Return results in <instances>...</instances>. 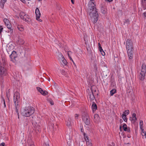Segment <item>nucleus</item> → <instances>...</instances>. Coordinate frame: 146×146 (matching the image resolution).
<instances>
[{"instance_id": "f257e3e1", "label": "nucleus", "mask_w": 146, "mask_h": 146, "mask_svg": "<svg viewBox=\"0 0 146 146\" xmlns=\"http://www.w3.org/2000/svg\"><path fill=\"white\" fill-rule=\"evenodd\" d=\"M94 2V0L90 1L88 4L87 10V13L90 16V20L94 24L97 22L99 17Z\"/></svg>"}, {"instance_id": "f03ea898", "label": "nucleus", "mask_w": 146, "mask_h": 146, "mask_svg": "<svg viewBox=\"0 0 146 146\" xmlns=\"http://www.w3.org/2000/svg\"><path fill=\"white\" fill-rule=\"evenodd\" d=\"M35 111L34 108L32 107H27L21 110L22 115L25 117H29L32 115Z\"/></svg>"}, {"instance_id": "7ed1b4c3", "label": "nucleus", "mask_w": 146, "mask_h": 146, "mask_svg": "<svg viewBox=\"0 0 146 146\" xmlns=\"http://www.w3.org/2000/svg\"><path fill=\"white\" fill-rule=\"evenodd\" d=\"M146 73V66L145 64H143L141 72L139 73V79L141 80H143Z\"/></svg>"}, {"instance_id": "20e7f679", "label": "nucleus", "mask_w": 146, "mask_h": 146, "mask_svg": "<svg viewBox=\"0 0 146 146\" xmlns=\"http://www.w3.org/2000/svg\"><path fill=\"white\" fill-rule=\"evenodd\" d=\"M126 47L127 51L133 50V44L131 39H128L126 41Z\"/></svg>"}, {"instance_id": "39448f33", "label": "nucleus", "mask_w": 146, "mask_h": 146, "mask_svg": "<svg viewBox=\"0 0 146 146\" xmlns=\"http://www.w3.org/2000/svg\"><path fill=\"white\" fill-rule=\"evenodd\" d=\"M20 17L23 19L24 21H26L28 23H30L31 22V19L29 16L27 15H26L23 12H21L20 13Z\"/></svg>"}, {"instance_id": "423d86ee", "label": "nucleus", "mask_w": 146, "mask_h": 146, "mask_svg": "<svg viewBox=\"0 0 146 146\" xmlns=\"http://www.w3.org/2000/svg\"><path fill=\"white\" fill-rule=\"evenodd\" d=\"M20 98V94L18 92H16L14 94L13 101L15 105L16 106L19 101Z\"/></svg>"}, {"instance_id": "0eeeda50", "label": "nucleus", "mask_w": 146, "mask_h": 146, "mask_svg": "<svg viewBox=\"0 0 146 146\" xmlns=\"http://www.w3.org/2000/svg\"><path fill=\"white\" fill-rule=\"evenodd\" d=\"M11 60L13 62L16 63L17 59V54L15 51H13L10 56Z\"/></svg>"}, {"instance_id": "6e6552de", "label": "nucleus", "mask_w": 146, "mask_h": 146, "mask_svg": "<svg viewBox=\"0 0 146 146\" xmlns=\"http://www.w3.org/2000/svg\"><path fill=\"white\" fill-rule=\"evenodd\" d=\"M82 118L85 123L87 125L90 123V118L89 115L87 113H84L82 115Z\"/></svg>"}, {"instance_id": "1a4fd4ad", "label": "nucleus", "mask_w": 146, "mask_h": 146, "mask_svg": "<svg viewBox=\"0 0 146 146\" xmlns=\"http://www.w3.org/2000/svg\"><path fill=\"white\" fill-rule=\"evenodd\" d=\"M92 86L91 87V91L92 93L89 94L88 96L89 97L91 101L95 99L94 94H95V92H96V90L94 89V87Z\"/></svg>"}, {"instance_id": "9d476101", "label": "nucleus", "mask_w": 146, "mask_h": 146, "mask_svg": "<svg viewBox=\"0 0 146 146\" xmlns=\"http://www.w3.org/2000/svg\"><path fill=\"white\" fill-rule=\"evenodd\" d=\"M0 72L1 75L5 76L7 73L6 69L2 66L0 67Z\"/></svg>"}, {"instance_id": "9b49d317", "label": "nucleus", "mask_w": 146, "mask_h": 146, "mask_svg": "<svg viewBox=\"0 0 146 146\" xmlns=\"http://www.w3.org/2000/svg\"><path fill=\"white\" fill-rule=\"evenodd\" d=\"M3 21L7 28L9 29H11V26L9 20L5 18L3 19Z\"/></svg>"}, {"instance_id": "f8f14e48", "label": "nucleus", "mask_w": 146, "mask_h": 146, "mask_svg": "<svg viewBox=\"0 0 146 146\" xmlns=\"http://www.w3.org/2000/svg\"><path fill=\"white\" fill-rule=\"evenodd\" d=\"M127 52L129 60L131 61V59H133V50L127 51Z\"/></svg>"}, {"instance_id": "ddd939ff", "label": "nucleus", "mask_w": 146, "mask_h": 146, "mask_svg": "<svg viewBox=\"0 0 146 146\" xmlns=\"http://www.w3.org/2000/svg\"><path fill=\"white\" fill-rule=\"evenodd\" d=\"M35 14L36 15V19L37 20L39 19L40 16V13L38 9L37 8L35 10Z\"/></svg>"}, {"instance_id": "4468645a", "label": "nucleus", "mask_w": 146, "mask_h": 146, "mask_svg": "<svg viewBox=\"0 0 146 146\" xmlns=\"http://www.w3.org/2000/svg\"><path fill=\"white\" fill-rule=\"evenodd\" d=\"M83 134L84 135L85 140L86 142V144L88 145V146H92V143L89 141L88 137L87 136L86 137V134L84 133Z\"/></svg>"}, {"instance_id": "2eb2a0df", "label": "nucleus", "mask_w": 146, "mask_h": 146, "mask_svg": "<svg viewBox=\"0 0 146 146\" xmlns=\"http://www.w3.org/2000/svg\"><path fill=\"white\" fill-rule=\"evenodd\" d=\"M130 119L132 123H135L137 120L136 114L135 113H133L132 117H130Z\"/></svg>"}, {"instance_id": "dca6fc26", "label": "nucleus", "mask_w": 146, "mask_h": 146, "mask_svg": "<svg viewBox=\"0 0 146 146\" xmlns=\"http://www.w3.org/2000/svg\"><path fill=\"white\" fill-rule=\"evenodd\" d=\"M40 125H35V131L36 133L37 134L39 133L40 131Z\"/></svg>"}, {"instance_id": "f3484780", "label": "nucleus", "mask_w": 146, "mask_h": 146, "mask_svg": "<svg viewBox=\"0 0 146 146\" xmlns=\"http://www.w3.org/2000/svg\"><path fill=\"white\" fill-rule=\"evenodd\" d=\"M94 121L95 122L98 123L99 122L100 119V117L98 114H96L94 115Z\"/></svg>"}, {"instance_id": "a211bd4d", "label": "nucleus", "mask_w": 146, "mask_h": 146, "mask_svg": "<svg viewBox=\"0 0 146 146\" xmlns=\"http://www.w3.org/2000/svg\"><path fill=\"white\" fill-rule=\"evenodd\" d=\"M92 108L93 112L95 111L97 108V106L96 104L94 102H93L92 103Z\"/></svg>"}, {"instance_id": "6ab92c4d", "label": "nucleus", "mask_w": 146, "mask_h": 146, "mask_svg": "<svg viewBox=\"0 0 146 146\" xmlns=\"http://www.w3.org/2000/svg\"><path fill=\"white\" fill-rule=\"evenodd\" d=\"M71 121L72 119L70 118H68V119L66 121V125L69 127H71Z\"/></svg>"}, {"instance_id": "aec40b11", "label": "nucleus", "mask_w": 146, "mask_h": 146, "mask_svg": "<svg viewBox=\"0 0 146 146\" xmlns=\"http://www.w3.org/2000/svg\"><path fill=\"white\" fill-rule=\"evenodd\" d=\"M24 42H25L24 40L21 38H19L17 41V44L19 45H23Z\"/></svg>"}, {"instance_id": "412c9836", "label": "nucleus", "mask_w": 146, "mask_h": 146, "mask_svg": "<svg viewBox=\"0 0 146 146\" xmlns=\"http://www.w3.org/2000/svg\"><path fill=\"white\" fill-rule=\"evenodd\" d=\"M123 128L124 131L129 132L130 130L129 129H128L127 125L126 124H124L123 126Z\"/></svg>"}, {"instance_id": "4be33fe9", "label": "nucleus", "mask_w": 146, "mask_h": 146, "mask_svg": "<svg viewBox=\"0 0 146 146\" xmlns=\"http://www.w3.org/2000/svg\"><path fill=\"white\" fill-rule=\"evenodd\" d=\"M142 5L144 9H146V0H142Z\"/></svg>"}, {"instance_id": "5701e85b", "label": "nucleus", "mask_w": 146, "mask_h": 146, "mask_svg": "<svg viewBox=\"0 0 146 146\" xmlns=\"http://www.w3.org/2000/svg\"><path fill=\"white\" fill-rule=\"evenodd\" d=\"M17 28L18 30L21 31H23L24 30V27L22 26L18 25Z\"/></svg>"}, {"instance_id": "b1692460", "label": "nucleus", "mask_w": 146, "mask_h": 146, "mask_svg": "<svg viewBox=\"0 0 146 146\" xmlns=\"http://www.w3.org/2000/svg\"><path fill=\"white\" fill-rule=\"evenodd\" d=\"M139 125L140 129H142V131H143V121L142 120H140L139 122Z\"/></svg>"}, {"instance_id": "393cba45", "label": "nucleus", "mask_w": 146, "mask_h": 146, "mask_svg": "<svg viewBox=\"0 0 146 146\" xmlns=\"http://www.w3.org/2000/svg\"><path fill=\"white\" fill-rule=\"evenodd\" d=\"M116 93V90L113 89L111 90L110 94L111 96H113L114 94Z\"/></svg>"}, {"instance_id": "a878e982", "label": "nucleus", "mask_w": 146, "mask_h": 146, "mask_svg": "<svg viewBox=\"0 0 146 146\" xmlns=\"http://www.w3.org/2000/svg\"><path fill=\"white\" fill-rule=\"evenodd\" d=\"M58 56L59 58V60L60 61L61 60H62V59L64 58V56L62 55V54L61 53H60L59 54Z\"/></svg>"}, {"instance_id": "bb28decb", "label": "nucleus", "mask_w": 146, "mask_h": 146, "mask_svg": "<svg viewBox=\"0 0 146 146\" xmlns=\"http://www.w3.org/2000/svg\"><path fill=\"white\" fill-rule=\"evenodd\" d=\"M122 117L123 119L125 122L127 121V120L126 115H125L124 114H122Z\"/></svg>"}, {"instance_id": "cd10ccee", "label": "nucleus", "mask_w": 146, "mask_h": 146, "mask_svg": "<svg viewBox=\"0 0 146 146\" xmlns=\"http://www.w3.org/2000/svg\"><path fill=\"white\" fill-rule=\"evenodd\" d=\"M40 93L42 95L45 96L47 94L48 92L46 91H43V90L42 89V90L41 91Z\"/></svg>"}, {"instance_id": "c85d7f7f", "label": "nucleus", "mask_w": 146, "mask_h": 146, "mask_svg": "<svg viewBox=\"0 0 146 146\" xmlns=\"http://www.w3.org/2000/svg\"><path fill=\"white\" fill-rule=\"evenodd\" d=\"M54 123H52L50 124V128L51 129L54 130Z\"/></svg>"}, {"instance_id": "c756f323", "label": "nucleus", "mask_w": 146, "mask_h": 146, "mask_svg": "<svg viewBox=\"0 0 146 146\" xmlns=\"http://www.w3.org/2000/svg\"><path fill=\"white\" fill-rule=\"evenodd\" d=\"M60 60L62 61L64 65H66L67 63L66 60L64 58Z\"/></svg>"}, {"instance_id": "7c9ffc66", "label": "nucleus", "mask_w": 146, "mask_h": 146, "mask_svg": "<svg viewBox=\"0 0 146 146\" xmlns=\"http://www.w3.org/2000/svg\"><path fill=\"white\" fill-rule=\"evenodd\" d=\"M129 113V111L128 110H126L125 111L123 112V114H124L125 115H127Z\"/></svg>"}, {"instance_id": "2f4dec72", "label": "nucleus", "mask_w": 146, "mask_h": 146, "mask_svg": "<svg viewBox=\"0 0 146 146\" xmlns=\"http://www.w3.org/2000/svg\"><path fill=\"white\" fill-rule=\"evenodd\" d=\"M47 101L50 103L52 105H53L54 103L53 101L50 99H48Z\"/></svg>"}, {"instance_id": "473e14b6", "label": "nucleus", "mask_w": 146, "mask_h": 146, "mask_svg": "<svg viewBox=\"0 0 146 146\" xmlns=\"http://www.w3.org/2000/svg\"><path fill=\"white\" fill-rule=\"evenodd\" d=\"M141 134L142 136H145V138H146V131H144L143 129V131H142Z\"/></svg>"}, {"instance_id": "72a5a7b5", "label": "nucleus", "mask_w": 146, "mask_h": 146, "mask_svg": "<svg viewBox=\"0 0 146 146\" xmlns=\"http://www.w3.org/2000/svg\"><path fill=\"white\" fill-rule=\"evenodd\" d=\"M5 3L1 1L0 2V6L2 8H3L4 6V4Z\"/></svg>"}, {"instance_id": "f704fd0d", "label": "nucleus", "mask_w": 146, "mask_h": 146, "mask_svg": "<svg viewBox=\"0 0 146 146\" xmlns=\"http://www.w3.org/2000/svg\"><path fill=\"white\" fill-rule=\"evenodd\" d=\"M101 12L103 13L104 14H105L106 12V11L105 9L103 7H102L101 8Z\"/></svg>"}, {"instance_id": "c9c22d12", "label": "nucleus", "mask_w": 146, "mask_h": 146, "mask_svg": "<svg viewBox=\"0 0 146 146\" xmlns=\"http://www.w3.org/2000/svg\"><path fill=\"white\" fill-rule=\"evenodd\" d=\"M100 52L104 56L105 55V52H104V51H103V49H102V50H100Z\"/></svg>"}, {"instance_id": "e433bc0d", "label": "nucleus", "mask_w": 146, "mask_h": 146, "mask_svg": "<svg viewBox=\"0 0 146 146\" xmlns=\"http://www.w3.org/2000/svg\"><path fill=\"white\" fill-rule=\"evenodd\" d=\"M68 55L69 56V57L70 59V60H71L72 62L73 63V64L74 65H76L75 64V63H74V61L73 60H72V58L70 56H69V54L68 53Z\"/></svg>"}, {"instance_id": "4c0bfd02", "label": "nucleus", "mask_w": 146, "mask_h": 146, "mask_svg": "<svg viewBox=\"0 0 146 146\" xmlns=\"http://www.w3.org/2000/svg\"><path fill=\"white\" fill-rule=\"evenodd\" d=\"M129 20L127 19L126 20H125L124 21V23H127V24H129Z\"/></svg>"}, {"instance_id": "58836bf2", "label": "nucleus", "mask_w": 146, "mask_h": 146, "mask_svg": "<svg viewBox=\"0 0 146 146\" xmlns=\"http://www.w3.org/2000/svg\"><path fill=\"white\" fill-rule=\"evenodd\" d=\"M36 88L37 90L40 93L41 91L42 90V89L38 87H37Z\"/></svg>"}, {"instance_id": "ea45409f", "label": "nucleus", "mask_w": 146, "mask_h": 146, "mask_svg": "<svg viewBox=\"0 0 146 146\" xmlns=\"http://www.w3.org/2000/svg\"><path fill=\"white\" fill-rule=\"evenodd\" d=\"M2 102L3 103L4 107L5 108H6V104H5V100H4V99L3 98H2Z\"/></svg>"}, {"instance_id": "a19ab883", "label": "nucleus", "mask_w": 146, "mask_h": 146, "mask_svg": "<svg viewBox=\"0 0 146 146\" xmlns=\"http://www.w3.org/2000/svg\"><path fill=\"white\" fill-rule=\"evenodd\" d=\"M98 45L99 46V50H102V48L101 46V45L100 44V43H98Z\"/></svg>"}, {"instance_id": "79ce46f5", "label": "nucleus", "mask_w": 146, "mask_h": 146, "mask_svg": "<svg viewBox=\"0 0 146 146\" xmlns=\"http://www.w3.org/2000/svg\"><path fill=\"white\" fill-rule=\"evenodd\" d=\"M84 143L83 141H81V142H79V144L81 146H83V143Z\"/></svg>"}, {"instance_id": "37998d69", "label": "nucleus", "mask_w": 146, "mask_h": 146, "mask_svg": "<svg viewBox=\"0 0 146 146\" xmlns=\"http://www.w3.org/2000/svg\"><path fill=\"white\" fill-rule=\"evenodd\" d=\"M3 29V28L2 27V26H0V33L1 32Z\"/></svg>"}, {"instance_id": "c03bdc74", "label": "nucleus", "mask_w": 146, "mask_h": 146, "mask_svg": "<svg viewBox=\"0 0 146 146\" xmlns=\"http://www.w3.org/2000/svg\"><path fill=\"white\" fill-rule=\"evenodd\" d=\"M74 116L75 118H76V119H77L79 116V115L77 114H75Z\"/></svg>"}, {"instance_id": "a18cd8bd", "label": "nucleus", "mask_w": 146, "mask_h": 146, "mask_svg": "<svg viewBox=\"0 0 146 146\" xmlns=\"http://www.w3.org/2000/svg\"><path fill=\"white\" fill-rule=\"evenodd\" d=\"M5 144L4 143H2L0 144V146H4Z\"/></svg>"}, {"instance_id": "49530a36", "label": "nucleus", "mask_w": 146, "mask_h": 146, "mask_svg": "<svg viewBox=\"0 0 146 146\" xmlns=\"http://www.w3.org/2000/svg\"><path fill=\"white\" fill-rule=\"evenodd\" d=\"M16 111L17 113V115H19V112H18V110L17 109L16 106Z\"/></svg>"}, {"instance_id": "de8ad7c7", "label": "nucleus", "mask_w": 146, "mask_h": 146, "mask_svg": "<svg viewBox=\"0 0 146 146\" xmlns=\"http://www.w3.org/2000/svg\"><path fill=\"white\" fill-rule=\"evenodd\" d=\"M106 1H107L108 2H112L113 1V0H105Z\"/></svg>"}, {"instance_id": "09e8293b", "label": "nucleus", "mask_w": 146, "mask_h": 146, "mask_svg": "<svg viewBox=\"0 0 146 146\" xmlns=\"http://www.w3.org/2000/svg\"><path fill=\"white\" fill-rule=\"evenodd\" d=\"M44 146H49V145L48 144L45 143L44 144Z\"/></svg>"}, {"instance_id": "8fccbe9b", "label": "nucleus", "mask_w": 146, "mask_h": 146, "mask_svg": "<svg viewBox=\"0 0 146 146\" xmlns=\"http://www.w3.org/2000/svg\"><path fill=\"white\" fill-rule=\"evenodd\" d=\"M143 15L144 17H146V13H143Z\"/></svg>"}, {"instance_id": "3c124183", "label": "nucleus", "mask_w": 146, "mask_h": 146, "mask_svg": "<svg viewBox=\"0 0 146 146\" xmlns=\"http://www.w3.org/2000/svg\"><path fill=\"white\" fill-rule=\"evenodd\" d=\"M6 1L7 0H1V1L5 3Z\"/></svg>"}, {"instance_id": "603ef678", "label": "nucleus", "mask_w": 146, "mask_h": 146, "mask_svg": "<svg viewBox=\"0 0 146 146\" xmlns=\"http://www.w3.org/2000/svg\"><path fill=\"white\" fill-rule=\"evenodd\" d=\"M71 1L72 4H74V1L73 0H71Z\"/></svg>"}, {"instance_id": "864d4df0", "label": "nucleus", "mask_w": 146, "mask_h": 146, "mask_svg": "<svg viewBox=\"0 0 146 146\" xmlns=\"http://www.w3.org/2000/svg\"><path fill=\"white\" fill-rule=\"evenodd\" d=\"M29 146H35V145L33 144H31Z\"/></svg>"}, {"instance_id": "5fc2aeb1", "label": "nucleus", "mask_w": 146, "mask_h": 146, "mask_svg": "<svg viewBox=\"0 0 146 146\" xmlns=\"http://www.w3.org/2000/svg\"><path fill=\"white\" fill-rule=\"evenodd\" d=\"M39 19V20L38 21H40V22H41L42 21V20L40 19Z\"/></svg>"}, {"instance_id": "6e6d98bb", "label": "nucleus", "mask_w": 146, "mask_h": 146, "mask_svg": "<svg viewBox=\"0 0 146 146\" xmlns=\"http://www.w3.org/2000/svg\"><path fill=\"white\" fill-rule=\"evenodd\" d=\"M81 131L82 132H83V130L82 129H81Z\"/></svg>"}, {"instance_id": "4d7b16f0", "label": "nucleus", "mask_w": 146, "mask_h": 146, "mask_svg": "<svg viewBox=\"0 0 146 146\" xmlns=\"http://www.w3.org/2000/svg\"><path fill=\"white\" fill-rule=\"evenodd\" d=\"M48 81H50V78H49V79H48Z\"/></svg>"}, {"instance_id": "13d9d810", "label": "nucleus", "mask_w": 146, "mask_h": 146, "mask_svg": "<svg viewBox=\"0 0 146 146\" xmlns=\"http://www.w3.org/2000/svg\"><path fill=\"white\" fill-rule=\"evenodd\" d=\"M18 115V118H19V115Z\"/></svg>"}, {"instance_id": "bf43d9fd", "label": "nucleus", "mask_w": 146, "mask_h": 146, "mask_svg": "<svg viewBox=\"0 0 146 146\" xmlns=\"http://www.w3.org/2000/svg\"><path fill=\"white\" fill-rule=\"evenodd\" d=\"M121 127H120V129H121Z\"/></svg>"}, {"instance_id": "052dcab7", "label": "nucleus", "mask_w": 146, "mask_h": 146, "mask_svg": "<svg viewBox=\"0 0 146 146\" xmlns=\"http://www.w3.org/2000/svg\"><path fill=\"white\" fill-rule=\"evenodd\" d=\"M21 1H22V0H21ZM23 1H24V0H23Z\"/></svg>"}]
</instances>
